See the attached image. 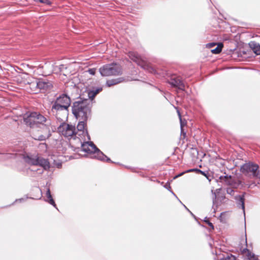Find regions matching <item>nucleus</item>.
I'll use <instances>...</instances> for the list:
<instances>
[{
	"mask_svg": "<svg viewBox=\"0 0 260 260\" xmlns=\"http://www.w3.org/2000/svg\"><path fill=\"white\" fill-rule=\"evenodd\" d=\"M231 178L232 176L231 175H226L224 176H220L219 177V179L221 182L224 183L225 185H229L232 184Z\"/></svg>",
	"mask_w": 260,
	"mask_h": 260,
	"instance_id": "20",
	"label": "nucleus"
},
{
	"mask_svg": "<svg viewBox=\"0 0 260 260\" xmlns=\"http://www.w3.org/2000/svg\"><path fill=\"white\" fill-rule=\"evenodd\" d=\"M35 115L37 120V127H40L43 131L51 130L52 121L48 116L44 115L39 112H37Z\"/></svg>",
	"mask_w": 260,
	"mask_h": 260,
	"instance_id": "5",
	"label": "nucleus"
},
{
	"mask_svg": "<svg viewBox=\"0 0 260 260\" xmlns=\"http://www.w3.org/2000/svg\"><path fill=\"white\" fill-rule=\"evenodd\" d=\"M35 114H37V112H31L29 114L26 113L23 117L24 122L30 127H37V120L35 117Z\"/></svg>",
	"mask_w": 260,
	"mask_h": 260,
	"instance_id": "10",
	"label": "nucleus"
},
{
	"mask_svg": "<svg viewBox=\"0 0 260 260\" xmlns=\"http://www.w3.org/2000/svg\"><path fill=\"white\" fill-rule=\"evenodd\" d=\"M226 192L229 194L233 195L234 193V190L232 188H228L226 189Z\"/></svg>",
	"mask_w": 260,
	"mask_h": 260,
	"instance_id": "32",
	"label": "nucleus"
},
{
	"mask_svg": "<svg viewBox=\"0 0 260 260\" xmlns=\"http://www.w3.org/2000/svg\"><path fill=\"white\" fill-rule=\"evenodd\" d=\"M99 72L102 76H119L122 74V69L120 64L112 63L104 65Z\"/></svg>",
	"mask_w": 260,
	"mask_h": 260,
	"instance_id": "3",
	"label": "nucleus"
},
{
	"mask_svg": "<svg viewBox=\"0 0 260 260\" xmlns=\"http://www.w3.org/2000/svg\"><path fill=\"white\" fill-rule=\"evenodd\" d=\"M42 167L45 170H48L50 168V162L48 159L44 158L39 156L38 165Z\"/></svg>",
	"mask_w": 260,
	"mask_h": 260,
	"instance_id": "13",
	"label": "nucleus"
},
{
	"mask_svg": "<svg viewBox=\"0 0 260 260\" xmlns=\"http://www.w3.org/2000/svg\"><path fill=\"white\" fill-rule=\"evenodd\" d=\"M204 222H205L206 223H207L208 225L213 230L214 229V225L207 218V217H205V219H204Z\"/></svg>",
	"mask_w": 260,
	"mask_h": 260,
	"instance_id": "28",
	"label": "nucleus"
},
{
	"mask_svg": "<svg viewBox=\"0 0 260 260\" xmlns=\"http://www.w3.org/2000/svg\"><path fill=\"white\" fill-rule=\"evenodd\" d=\"M102 90V87L93 88L88 90V96L90 102L94 98L97 94Z\"/></svg>",
	"mask_w": 260,
	"mask_h": 260,
	"instance_id": "16",
	"label": "nucleus"
},
{
	"mask_svg": "<svg viewBox=\"0 0 260 260\" xmlns=\"http://www.w3.org/2000/svg\"><path fill=\"white\" fill-rule=\"evenodd\" d=\"M91 104L87 99H78L72 106V113L77 119L87 120L91 113Z\"/></svg>",
	"mask_w": 260,
	"mask_h": 260,
	"instance_id": "1",
	"label": "nucleus"
},
{
	"mask_svg": "<svg viewBox=\"0 0 260 260\" xmlns=\"http://www.w3.org/2000/svg\"><path fill=\"white\" fill-rule=\"evenodd\" d=\"M81 149L84 152L94 154L93 157L99 160L112 162L110 158L105 155L92 142L83 143L81 145Z\"/></svg>",
	"mask_w": 260,
	"mask_h": 260,
	"instance_id": "2",
	"label": "nucleus"
},
{
	"mask_svg": "<svg viewBox=\"0 0 260 260\" xmlns=\"http://www.w3.org/2000/svg\"><path fill=\"white\" fill-rule=\"evenodd\" d=\"M85 132H86V134H87V137H88V140H90V138L89 136V135H88V132H87V129H85Z\"/></svg>",
	"mask_w": 260,
	"mask_h": 260,
	"instance_id": "41",
	"label": "nucleus"
},
{
	"mask_svg": "<svg viewBox=\"0 0 260 260\" xmlns=\"http://www.w3.org/2000/svg\"><path fill=\"white\" fill-rule=\"evenodd\" d=\"M39 158L38 155H28L26 158V161L31 165L38 166Z\"/></svg>",
	"mask_w": 260,
	"mask_h": 260,
	"instance_id": "14",
	"label": "nucleus"
},
{
	"mask_svg": "<svg viewBox=\"0 0 260 260\" xmlns=\"http://www.w3.org/2000/svg\"><path fill=\"white\" fill-rule=\"evenodd\" d=\"M172 86L177 87L178 89L184 90L185 85L179 78H172L168 81Z\"/></svg>",
	"mask_w": 260,
	"mask_h": 260,
	"instance_id": "11",
	"label": "nucleus"
},
{
	"mask_svg": "<svg viewBox=\"0 0 260 260\" xmlns=\"http://www.w3.org/2000/svg\"><path fill=\"white\" fill-rule=\"evenodd\" d=\"M198 172L201 173L202 175H205L206 174L204 172L201 171V170H198Z\"/></svg>",
	"mask_w": 260,
	"mask_h": 260,
	"instance_id": "39",
	"label": "nucleus"
},
{
	"mask_svg": "<svg viewBox=\"0 0 260 260\" xmlns=\"http://www.w3.org/2000/svg\"><path fill=\"white\" fill-rule=\"evenodd\" d=\"M87 72L91 75H94L96 72V69L95 68H92V69H89L87 70Z\"/></svg>",
	"mask_w": 260,
	"mask_h": 260,
	"instance_id": "29",
	"label": "nucleus"
},
{
	"mask_svg": "<svg viewBox=\"0 0 260 260\" xmlns=\"http://www.w3.org/2000/svg\"><path fill=\"white\" fill-rule=\"evenodd\" d=\"M25 199H24V198H20V199H16V200L15 201L14 203H15V202H18V201H19V202H23V201H25Z\"/></svg>",
	"mask_w": 260,
	"mask_h": 260,
	"instance_id": "38",
	"label": "nucleus"
},
{
	"mask_svg": "<svg viewBox=\"0 0 260 260\" xmlns=\"http://www.w3.org/2000/svg\"><path fill=\"white\" fill-rule=\"evenodd\" d=\"M253 51L257 55L260 54V45L254 41L250 42L249 44Z\"/></svg>",
	"mask_w": 260,
	"mask_h": 260,
	"instance_id": "19",
	"label": "nucleus"
},
{
	"mask_svg": "<svg viewBox=\"0 0 260 260\" xmlns=\"http://www.w3.org/2000/svg\"><path fill=\"white\" fill-rule=\"evenodd\" d=\"M37 2H39L41 3L46 4L48 5H50L51 4V2L49 0H35Z\"/></svg>",
	"mask_w": 260,
	"mask_h": 260,
	"instance_id": "30",
	"label": "nucleus"
},
{
	"mask_svg": "<svg viewBox=\"0 0 260 260\" xmlns=\"http://www.w3.org/2000/svg\"><path fill=\"white\" fill-rule=\"evenodd\" d=\"M212 192L214 194V197L213 198V204H214L215 202V200H216V193L214 192L213 193V190H212Z\"/></svg>",
	"mask_w": 260,
	"mask_h": 260,
	"instance_id": "37",
	"label": "nucleus"
},
{
	"mask_svg": "<svg viewBox=\"0 0 260 260\" xmlns=\"http://www.w3.org/2000/svg\"><path fill=\"white\" fill-rule=\"evenodd\" d=\"M247 252V257L248 259L251 260L254 256L255 255L254 253H252L249 249L247 248L243 249L242 250V253H245Z\"/></svg>",
	"mask_w": 260,
	"mask_h": 260,
	"instance_id": "22",
	"label": "nucleus"
},
{
	"mask_svg": "<svg viewBox=\"0 0 260 260\" xmlns=\"http://www.w3.org/2000/svg\"><path fill=\"white\" fill-rule=\"evenodd\" d=\"M36 86L42 92L50 90L52 85L50 81L46 79H39L36 83Z\"/></svg>",
	"mask_w": 260,
	"mask_h": 260,
	"instance_id": "9",
	"label": "nucleus"
},
{
	"mask_svg": "<svg viewBox=\"0 0 260 260\" xmlns=\"http://www.w3.org/2000/svg\"><path fill=\"white\" fill-rule=\"evenodd\" d=\"M245 193L244 192L242 195L238 194L234 197L237 207L239 208H242L244 214H245Z\"/></svg>",
	"mask_w": 260,
	"mask_h": 260,
	"instance_id": "12",
	"label": "nucleus"
},
{
	"mask_svg": "<svg viewBox=\"0 0 260 260\" xmlns=\"http://www.w3.org/2000/svg\"><path fill=\"white\" fill-rule=\"evenodd\" d=\"M71 103V100L69 95L66 93H61L56 98L55 101L52 103L53 106H61L70 107Z\"/></svg>",
	"mask_w": 260,
	"mask_h": 260,
	"instance_id": "8",
	"label": "nucleus"
},
{
	"mask_svg": "<svg viewBox=\"0 0 260 260\" xmlns=\"http://www.w3.org/2000/svg\"><path fill=\"white\" fill-rule=\"evenodd\" d=\"M57 129L59 133L66 137H72L76 134L75 126L65 122H61Z\"/></svg>",
	"mask_w": 260,
	"mask_h": 260,
	"instance_id": "7",
	"label": "nucleus"
},
{
	"mask_svg": "<svg viewBox=\"0 0 260 260\" xmlns=\"http://www.w3.org/2000/svg\"><path fill=\"white\" fill-rule=\"evenodd\" d=\"M220 45H221V46L218 45L215 49H212L211 50L212 53H213V54H218L220 52H221V51L222 50V45L221 44Z\"/></svg>",
	"mask_w": 260,
	"mask_h": 260,
	"instance_id": "24",
	"label": "nucleus"
},
{
	"mask_svg": "<svg viewBox=\"0 0 260 260\" xmlns=\"http://www.w3.org/2000/svg\"><path fill=\"white\" fill-rule=\"evenodd\" d=\"M43 131L44 133L43 135H41L37 137H34V139L36 140L42 141H45L46 139L50 137L51 136V130Z\"/></svg>",
	"mask_w": 260,
	"mask_h": 260,
	"instance_id": "17",
	"label": "nucleus"
},
{
	"mask_svg": "<svg viewBox=\"0 0 260 260\" xmlns=\"http://www.w3.org/2000/svg\"><path fill=\"white\" fill-rule=\"evenodd\" d=\"M79 122L77 126V128L78 131L84 132L85 126L86 124L87 120H83L82 119H78Z\"/></svg>",
	"mask_w": 260,
	"mask_h": 260,
	"instance_id": "21",
	"label": "nucleus"
},
{
	"mask_svg": "<svg viewBox=\"0 0 260 260\" xmlns=\"http://www.w3.org/2000/svg\"><path fill=\"white\" fill-rule=\"evenodd\" d=\"M178 113L179 116L180 117V123H181V135H183L184 136H185L186 133L183 131V129L182 128V120L181 118V115H180L179 112H178Z\"/></svg>",
	"mask_w": 260,
	"mask_h": 260,
	"instance_id": "27",
	"label": "nucleus"
},
{
	"mask_svg": "<svg viewBox=\"0 0 260 260\" xmlns=\"http://www.w3.org/2000/svg\"><path fill=\"white\" fill-rule=\"evenodd\" d=\"M216 45L214 43H209L207 44V47L208 48H212Z\"/></svg>",
	"mask_w": 260,
	"mask_h": 260,
	"instance_id": "35",
	"label": "nucleus"
},
{
	"mask_svg": "<svg viewBox=\"0 0 260 260\" xmlns=\"http://www.w3.org/2000/svg\"><path fill=\"white\" fill-rule=\"evenodd\" d=\"M47 199L46 200V202H48L50 204L52 205L54 207L57 209L56 207V205L51 195H49L48 197H47Z\"/></svg>",
	"mask_w": 260,
	"mask_h": 260,
	"instance_id": "23",
	"label": "nucleus"
},
{
	"mask_svg": "<svg viewBox=\"0 0 260 260\" xmlns=\"http://www.w3.org/2000/svg\"><path fill=\"white\" fill-rule=\"evenodd\" d=\"M67 67L64 64H60L58 66H56L54 68V70L57 69L60 72H62L63 71L64 69H67Z\"/></svg>",
	"mask_w": 260,
	"mask_h": 260,
	"instance_id": "26",
	"label": "nucleus"
},
{
	"mask_svg": "<svg viewBox=\"0 0 260 260\" xmlns=\"http://www.w3.org/2000/svg\"><path fill=\"white\" fill-rule=\"evenodd\" d=\"M184 206L185 207V208H186L188 211L190 212V211L187 208V207L185 205H184Z\"/></svg>",
	"mask_w": 260,
	"mask_h": 260,
	"instance_id": "43",
	"label": "nucleus"
},
{
	"mask_svg": "<svg viewBox=\"0 0 260 260\" xmlns=\"http://www.w3.org/2000/svg\"><path fill=\"white\" fill-rule=\"evenodd\" d=\"M251 260H259L255 256Z\"/></svg>",
	"mask_w": 260,
	"mask_h": 260,
	"instance_id": "42",
	"label": "nucleus"
},
{
	"mask_svg": "<svg viewBox=\"0 0 260 260\" xmlns=\"http://www.w3.org/2000/svg\"><path fill=\"white\" fill-rule=\"evenodd\" d=\"M124 80L125 79L123 77H119L116 79L108 80L106 82V85L107 86L110 87L111 86L121 83L123 82Z\"/></svg>",
	"mask_w": 260,
	"mask_h": 260,
	"instance_id": "18",
	"label": "nucleus"
},
{
	"mask_svg": "<svg viewBox=\"0 0 260 260\" xmlns=\"http://www.w3.org/2000/svg\"><path fill=\"white\" fill-rule=\"evenodd\" d=\"M15 156V154L13 153H6L3 154V159H7L11 158H13Z\"/></svg>",
	"mask_w": 260,
	"mask_h": 260,
	"instance_id": "25",
	"label": "nucleus"
},
{
	"mask_svg": "<svg viewBox=\"0 0 260 260\" xmlns=\"http://www.w3.org/2000/svg\"><path fill=\"white\" fill-rule=\"evenodd\" d=\"M186 172H183L179 174H178L177 175L175 176L174 177V179H176L179 177H180L182 175H183V174H184L185 173H186Z\"/></svg>",
	"mask_w": 260,
	"mask_h": 260,
	"instance_id": "36",
	"label": "nucleus"
},
{
	"mask_svg": "<svg viewBox=\"0 0 260 260\" xmlns=\"http://www.w3.org/2000/svg\"><path fill=\"white\" fill-rule=\"evenodd\" d=\"M245 243L246 245L247 246V237H246V234H245Z\"/></svg>",
	"mask_w": 260,
	"mask_h": 260,
	"instance_id": "40",
	"label": "nucleus"
},
{
	"mask_svg": "<svg viewBox=\"0 0 260 260\" xmlns=\"http://www.w3.org/2000/svg\"><path fill=\"white\" fill-rule=\"evenodd\" d=\"M164 187H165L166 189H167L168 190H170V191H171V192L173 194H174V195H175V194L174 193V192H173L172 191L170 190L171 186H170V184H169V183H166V184L164 185Z\"/></svg>",
	"mask_w": 260,
	"mask_h": 260,
	"instance_id": "31",
	"label": "nucleus"
},
{
	"mask_svg": "<svg viewBox=\"0 0 260 260\" xmlns=\"http://www.w3.org/2000/svg\"><path fill=\"white\" fill-rule=\"evenodd\" d=\"M129 56L132 60L136 62L138 65L144 68L143 62L138 53L131 52L129 53Z\"/></svg>",
	"mask_w": 260,
	"mask_h": 260,
	"instance_id": "15",
	"label": "nucleus"
},
{
	"mask_svg": "<svg viewBox=\"0 0 260 260\" xmlns=\"http://www.w3.org/2000/svg\"><path fill=\"white\" fill-rule=\"evenodd\" d=\"M258 168L259 166L257 164L249 162L241 167L240 171L251 178H259L260 172L258 170Z\"/></svg>",
	"mask_w": 260,
	"mask_h": 260,
	"instance_id": "4",
	"label": "nucleus"
},
{
	"mask_svg": "<svg viewBox=\"0 0 260 260\" xmlns=\"http://www.w3.org/2000/svg\"><path fill=\"white\" fill-rule=\"evenodd\" d=\"M46 195V197H48V196H49V195H51L49 187H48L47 188Z\"/></svg>",
	"mask_w": 260,
	"mask_h": 260,
	"instance_id": "34",
	"label": "nucleus"
},
{
	"mask_svg": "<svg viewBox=\"0 0 260 260\" xmlns=\"http://www.w3.org/2000/svg\"><path fill=\"white\" fill-rule=\"evenodd\" d=\"M198 170H199V169H189V170H187V171H185V172H187V173H188V172H198Z\"/></svg>",
	"mask_w": 260,
	"mask_h": 260,
	"instance_id": "33",
	"label": "nucleus"
},
{
	"mask_svg": "<svg viewBox=\"0 0 260 260\" xmlns=\"http://www.w3.org/2000/svg\"><path fill=\"white\" fill-rule=\"evenodd\" d=\"M51 112L60 122H65L68 117L69 108L61 106L52 105Z\"/></svg>",
	"mask_w": 260,
	"mask_h": 260,
	"instance_id": "6",
	"label": "nucleus"
}]
</instances>
